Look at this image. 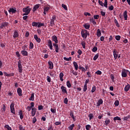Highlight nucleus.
<instances>
[{"label": "nucleus", "instance_id": "5701e85b", "mask_svg": "<svg viewBox=\"0 0 130 130\" xmlns=\"http://www.w3.org/2000/svg\"><path fill=\"white\" fill-rule=\"evenodd\" d=\"M129 89H130V85L129 84H127L126 85H125L124 90L125 92H128Z\"/></svg>", "mask_w": 130, "mask_h": 130}, {"label": "nucleus", "instance_id": "aec40b11", "mask_svg": "<svg viewBox=\"0 0 130 130\" xmlns=\"http://www.w3.org/2000/svg\"><path fill=\"white\" fill-rule=\"evenodd\" d=\"M21 53L23 56H28V52H27V51H26V50H22L21 51Z\"/></svg>", "mask_w": 130, "mask_h": 130}, {"label": "nucleus", "instance_id": "58836bf2", "mask_svg": "<svg viewBox=\"0 0 130 130\" xmlns=\"http://www.w3.org/2000/svg\"><path fill=\"white\" fill-rule=\"evenodd\" d=\"M32 26L33 27H38V22H32Z\"/></svg>", "mask_w": 130, "mask_h": 130}, {"label": "nucleus", "instance_id": "423d86ee", "mask_svg": "<svg viewBox=\"0 0 130 130\" xmlns=\"http://www.w3.org/2000/svg\"><path fill=\"white\" fill-rule=\"evenodd\" d=\"M127 73H128V70L123 69L121 72L122 77L126 78L127 77Z\"/></svg>", "mask_w": 130, "mask_h": 130}, {"label": "nucleus", "instance_id": "6e6d98bb", "mask_svg": "<svg viewBox=\"0 0 130 130\" xmlns=\"http://www.w3.org/2000/svg\"><path fill=\"white\" fill-rule=\"evenodd\" d=\"M50 110L52 113H56V110L55 109L51 108Z\"/></svg>", "mask_w": 130, "mask_h": 130}, {"label": "nucleus", "instance_id": "774afa93", "mask_svg": "<svg viewBox=\"0 0 130 130\" xmlns=\"http://www.w3.org/2000/svg\"><path fill=\"white\" fill-rule=\"evenodd\" d=\"M48 130H53V127L52 126V125H50L48 127Z\"/></svg>", "mask_w": 130, "mask_h": 130}, {"label": "nucleus", "instance_id": "8fccbe9b", "mask_svg": "<svg viewBox=\"0 0 130 130\" xmlns=\"http://www.w3.org/2000/svg\"><path fill=\"white\" fill-rule=\"evenodd\" d=\"M120 38H121L120 36H115V39L117 41H119V40H120Z\"/></svg>", "mask_w": 130, "mask_h": 130}, {"label": "nucleus", "instance_id": "9b49d317", "mask_svg": "<svg viewBox=\"0 0 130 130\" xmlns=\"http://www.w3.org/2000/svg\"><path fill=\"white\" fill-rule=\"evenodd\" d=\"M9 25V22H4L1 23L0 25V29H3V28H4V27H6Z\"/></svg>", "mask_w": 130, "mask_h": 130}, {"label": "nucleus", "instance_id": "a19ab883", "mask_svg": "<svg viewBox=\"0 0 130 130\" xmlns=\"http://www.w3.org/2000/svg\"><path fill=\"white\" fill-rule=\"evenodd\" d=\"M7 107H6V105H5V104L3 105V107L2 108V112H6V109Z\"/></svg>", "mask_w": 130, "mask_h": 130}, {"label": "nucleus", "instance_id": "bb28decb", "mask_svg": "<svg viewBox=\"0 0 130 130\" xmlns=\"http://www.w3.org/2000/svg\"><path fill=\"white\" fill-rule=\"evenodd\" d=\"M83 27H85L86 30H88V29H90V24L85 23L83 25Z\"/></svg>", "mask_w": 130, "mask_h": 130}, {"label": "nucleus", "instance_id": "4be33fe9", "mask_svg": "<svg viewBox=\"0 0 130 130\" xmlns=\"http://www.w3.org/2000/svg\"><path fill=\"white\" fill-rule=\"evenodd\" d=\"M123 16L124 17V20L126 21L127 20V12L126 11H125L123 12Z\"/></svg>", "mask_w": 130, "mask_h": 130}, {"label": "nucleus", "instance_id": "79ce46f5", "mask_svg": "<svg viewBox=\"0 0 130 130\" xmlns=\"http://www.w3.org/2000/svg\"><path fill=\"white\" fill-rule=\"evenodd\" d=\"M108 3V1L107 0H105V2H104V4H103L104 7H105V8H108V4H107Z\"/></svg>", "mask_w": 130, "mask_h": 130}, {"label": "nucleus", "instance_id": "cd10ccee", "mask_svg": "<svg viewBox=\"0 0 130 130\" xmlns=\"http://www.w3.org/2000/svg\"><path fill=\"white\" fill-rule=\"evenodd\" d=\"M109 123H110V119L107 118L105 121L104 124L105 125L107 126Z\"/></svg>", "mask_w": 130, "mask_h": 130}, {"label": "nucleus", "instance_id": "a211bd4d", "mask_svg": "<svg viewBox=\"0 0 130 130\" xmlns=\"http://www.w3.org/2000/svg\"><path fill=\"white\" fill-rule=\"evenodd\" d=\"M50 8L47 7V6H46L44 7V12H43V14L44 15H46V13H47V12H48V11H49L50 10Z\"/></svg>", "mask_w": 130, "mask_h": 130}, {"label": "nucleus", "instance_id": "a18cd8bd", "mask_svg": "<svg viewBox=\"0 0 130 130\" xmlns=\"http://www.w3.org/2000/svg\"><path fill=\"white\" fill-rule=\"evenodd\" d=\"M95 91H96V86L93 85L91 89V93H94Z\"/></svg>", "mask_w": 130, "mask_h": 130}, {"label": "nucleus", "instance_id": "3c124183", "mask_svg": "<svg viewBox=\"0 0 130 130\" xmlns=\"http://www.w3.org/2000/svg\"><path fill=\"white\" fill-rule=\"evenodd\" d=\"M130 118V115H127L126 117L125 116L124 117L123 119V120H127V119H128V118Z\"/></svg>", "mask_w": 130, "mask_h": 130}, {"label": "nucleus", "instance_id": "37998d69", "mask_svg": "<svg viewBox=\"0 0 130 130\" xmlns=\"http://www.w3.org/2000/svg\"><path fill=\"white\" fill-rule=\"evenodd\" d=\"M4 127H5V128H7L8 130H12V127H11L10 126V125H6Z\"/></svg>", "mask_w": 130, "mask_h": 130}, {"label": "nucleus", "instance_id": "338daca9", "mask_svg": "<svg viewBox=\"0 0 130 130\" xmlns=\"http://www.w3.org/2000/svg\"><path fill=\"white\" fill-rule=\"evenodd\" d=\"M94 19H95V20H98V19H99V15H94Z\"/></svg>", "mask_w": 130, "mask_h": 130}, {"label": "nucleus", "instance_id": "bf43d9fd", "mask_svg": "<svg viewBox=\"0 0 130 130\" xmlns=\"http://www.w3.org/2000/svg\"><path fill=\"white\" fill-rule=\"evenodd\" d=\"M108 8H109V11H113V9H114V7L112 5H111V6H109Z\"/></svg>", "mask_w": 130, "mask_h": 130}, {"label": "nucleus", "instance_id": "f3484780", "mask_svg": "<svg viewBox=\"0 0 130 130\" xmlns=\"http://www.w3.org/2000/svg\"><path fill=\"white\" fill-rule=\"evenodd\" d=\"M48 64H49V68L50 69V70H52L53 69V63L52 62V61H49L48 62Z\"/></svg>", "mask_w": 130, "mask_h": 130}, {"label": "nucleus", "instance_id": "c85d7f7f", "mask_svg": "<svg viewBox=\"0 0 130 130\" xmlns=\"http://www.w3.org/2000/svg\"><path fill=\"white\" fill-rule=\"evenodd\" d=\"M29 101H34V92H32L31 94L30 98L29 99Z\"/></svg>", "mask_w": 130, "mask_h": 130}, {"label": "nucleus", "instance_id": "ea45409f", "mask_svg": "<svg viewBox=\"0 0 130 130\" xmlns=\"http://www.w3.org/2000/svg\"><path fill=\"white\" fill-rule=\"evenodd\" d=\"M64 60H66L67 61H70V60H72V57H70L69 58H67L66 57H63Z\"/></svg>", "mask_w": 130, "mask_h": 130}, {"label": "nucleus", "instance_id": "b1692460", "mask_svg": "<svg viewBox=\"0 0 130 130\" xmlns=\"http://www.w3.org/2000/svg\"><path fill=\"white\" fill-rule=\"evenodd\" d=\"M73 66L76 70V71H78V69H79V66L78 65V63L76 61L73 62Z\"/></svg>", "mask_w": 130, "mask_h": 130}, {"label": "nucleus", "instance_id": "6ab92c4d", "mask_svg": "<svg viewBox=\"0 0 130 130\" xmlns=\"http://www.w3.org/2000/svg\"><path fill=\"white\" fill-rule=\"evenodd\" d=\"M36 111H37V109L35 108H32L31 109V115L32 116H34L36 114Z\"/></svg>", "mask_w": 130, "mask_h": 130}, {"label": "nucleus", "instance_id": "a878e982", "mask_svg": "<svg viewBox=\"0 0 130 130\" xmlns=\"http://www.w3.org/2000/svg\"><path fill=\"white\" fill-rule=\"evenodd\" d=\"M70 116L72 118H73L74 121H76V118L75 117V116L74 115V112L73 111H71L70 113Z\"/></svg>", "mask_w": 130, "mask_h": 130}, {"label": "nucleus", "instance_id": "e433bc0d", "mask_svg": "<svg viewBox=\"0 0 130 130\" xmlns=\"http://www.w3.org/2000/svg\"><path fill=\"white\" fill-rule=\"evenodd\" d=\"M67 86L68 88H71V87H72V84H71L70 81H68L67 82Z\"/></svg>", "mask_w": 130, "mask_h": 130}, {"label": "nucleus", "instance_id": "39448f33", "mask_svg": "<svg viewBox=\"0 0 130 130\" xmlns=\"http://www.w3.org/2000/svg\"><path fill=\"white\" fill-rule=\"evenodd\" d=\"M10 111L11 113L16 114V111L15 110V103L12 102L10 105Z\"/></svg>", "mask_w": 130, "mask_h": 130}, {"label": "nucleus", "instance_id": "4468645a", "mask_svg": "<svg viewBox=\"0 0 130 130\" xmlns=\"http://www.w3.org/2000/svg\"><path fill=\"white\" fill-rule=\"evenodd\" d=\"M8 12L10 13H12V14H16V12H17V10L16 9V8H10V10H8Z\"/></svg>", "mask_w": 130, "mask_h": 130}, {"label": "nucleus", "instance_id": "603ef678", "mask_svg": "<svg viewBox=\"0 0 130 130\" xmlns=\"http://www.w3.org/2000/svg\"><path fill=\"white\" fill-rule=\"evenodd\" d=\"M75 127V124H72V125H71L69 127V128L70 130H73V129L74 128V127Z\"/></svg>", "mask_w": 130, "mask_h": 130}, {"label": "nucleus", "instance_id": "f8f14e48", "mask_svg": "<svg viewBox=\"0 0 130 130\" xmlns=\"http://www.w3.org/2000/svg\"><path fill=\"white\" fill-rule=\"evenodd\" d=\"M52 40L55 42V44L58 43V40H57V37L56 36H53L52 37Z\"/></svg>", "mask_w": 130, "mask_h": 130}, {"label": "nucleus", "instance_id": "4c0bfd02", "mask_svg": "<svg viewBox=\"0 0 130 130\" xmlns=\"http://www.w3.org/2000/svg\"><path fill=\"white\" fill-rule=\"evenodd\" d=\"M88 117H89V120H91V119H93V118H94V115L92 113H90L88 115Z\"/></svg>", "mask_w": 130, "mask_h": 130}, {"label": "nucleus", "instance_id": "09e8293b", "mask_svg": "<svg viewBox=\"0 0 130 130\" xmlns=\"http://www.w3.org/2000/svg\"><path fill=\"white\" fill-rule=\"evenodd\" d=\"M62 8H64V10L68 11V7L64 4H62Z\"/></svg>", "mask_w": 130, "mask_h": 130}, {"label": "nucleus", "instance_id": "ddd939ff", "mask_svg": "<svg viewBox=\"0 0 130 130\" xmlns=\"http://www.w3.org/2000/svg\"><path fill=\"white\" fill-rule=\"evenodd\" d=\"M60 89H61L62 93H63L64 94H68V91L67 90V87H66L63 86H61L60 87Z\"/></svg>", "mask_w": 130, "mask_h": 130}, {"label": "nucleus", "instance_id": "052dcab7", "mask_svg": "<svg viewBox=\"0 0 130 130\" xmlns=\"http://www.w3.org/2000/svg\"><path fill=\"white\" fill-rule=\"evenodd\" d=\"M63 102L65 104H68V103L69 102V100H68V98H65L64 99Z\"/></svg>", "mask_w": 130, "mask_h": 130}, {"label": "nucleus", "instance_id": "f03ea898", "mask_svg": "<svg viewBox=\"0 0 130 130\" xmlns=\"http://www.w3.org/2000/svg\"><path fill=\"white\" fill-rule=\"evenodd\" d=\"M31 10H32V9L30 8L29 6H27L25 8H23L22 11L24 13L23 14L22 16H27L29 15V14H30V12H31Z\"/></svg>", "mask_w": 130, "mask_h": 130}, {"label": "nucleus", "instance_id": "13d9d810", "mask_svg": "<svg viewBox=\"0 0 130 130\" xmlns=\"http://www.w3.org/2000/svg\"><path fill=\"white\" fill-rule=\"evenodd\" d=\"M95 74H96V75H101L102 74V72H101V71L98 70V71L95 72Z\"/></svg>", "mask_w": 130, "mask_h": 130}, {"label": "nucleus", "instance_id": "5fc2aeb1", "mask_svg": "<svg viewBox=\"0 0 130 130\" xmlns=\"http://www.w3.org/2000/svg\"><path fill=\"white\" fill-rule=\"evenodd\" d=\"M19 130H25V127L23 126L22 125H19Z\"/></svg>", "mask_w": 130, "mask_h": 130}, {"label": "nucleus", "instance_id": "9d476101", "mask_svg": "<svg viewBox=\"0 0 130 130\" xmlns=\"http://www.w3.org/2000/svg\"><path fill=\"white\" fill-rule=\"evenodd\" d=\"M53 46L55 48V52L58 53L59 51V47H58V44H53Z\"/></svg>", "mask_w": 130, "mask_h": 130}, {"label": "nucleus", "instance_id": "f704fd0d", "mask_svg": "<svg viewBox=\"0 0 130 130\" xmlns=\"http://www.w3.org/2000/svg\"><path fill=\"white\" fill-rule=\"evenodd\" d=\"M113 120H114V121H115L116 120L120 121V120H121V119L119 117L116 116V117H115L113 118Z\"/></svg>", "mask_w": 130, "mask_h": 130}, {"label": "nucleus", "instance_id": "c756f323", "mask_svg": "<svg viewBox=\"0 0 130 130\" xmlns=\"http://www.w3.org/2000/svg\"><path fill=\"white\" fill-rule=\"evenodd\" d=\"M33 48H34V44H33V43H32V42H30L29 49H33Z\"/></svg>", "mask_w": 130, "mask_h": 130}, {"label": "nucleus", "instance_id": "680f3d73", "mask_svg": "<svg viewBox=\"0 0 130 130\" xmlns=\"http://www.w3.org/2000/svg\"><path fill=\"white\" fill-rule=\"evenodd\" d=\"M110 77H111V79L112 82H114V76L113 75L111 74L110 75Z\"/></svg>", "mask_w": 130, "mask_h": 130}, {"label": "nucleus", "instance_id": "72a5a7b5", "mask_svg": "<svg viewBox=\"0 0 130 130\" xmlns=\"http://www.w3.org/2000/svg\"><path fill=\"white\" fill-rule=\"evenodd\" d=\"M85 128L86 130H90L92 128V126L90 124H87L85 126Z\"/></svg>", "mask_w": 130, "mask_h": 130}, {"label": "nucleus", "instance_id": "2eb2a0df", "mask_svg": "<svg viewBox=\"0 0 130 130\" xmlns=\"http://www.w3.org/2000/svg\"><path fill=\"white\" fill-rule=\"evenodd\" d=\"M34 38L38 43H40V42H41V39H40V38H38V36H37V35H34Z\"/></svg>", "mask_w": 130, "mask_h": 130}, {"label": "nucleus", "instance_id": "c03bdc74", "mask_svg": "<svg viewBox=\"0 0 130 130\" xmlns=\"http://www.w3.org/2000/svg\"><path fill=\"white\" fill-rule=\"evenodd\" d=\"M97 50H98V48L97 47H94L92 49V52H96Z\"/></svg>", "mask_w": 130, "mask_h": 130}, {"label": "nucleus", "instance_id": "473e14b6", "mask_svg": "<svg viewBox=\"0 0 130 130\" xmlns=\"http://www.w3.org/2000/svg\"><path fill=\"white\" fill-rule=\"evenodd\" d=\"M114 23L116 24V26H117V27L118 28H119V27H120V25H119V23H118V21H117V20L115 19L114 20Z\"/></svg>", "mask_w": 130, "mask_h": 130}, {"label": "nucleus", "instance_id": "4d7b16f0", "mask_svg": "<svg viewBox=\"0 0 130 130\" xmlns=\"http://www.w3.org/2000/svg\"><path fill=\"white\" fill-rule=\"evenodd\" d=\"M36 121H37V119L36 117H34L32 119V123H36Z\"/></svg>", "mask_w": 130, "mask_h": 130}, {"label": "nucleus", "instance_id": "dca6fc26", "mask_svg": "<svg viewBox=\"0 0 130 130\" xmlns=\"http://www.w3.org/2000/svg\"><path fill=\"white\" fill-rule=\"evenodd\" d=\"M18 37H19V32H18V31L15 30L14 32L13 38L14 39H16V38H18Z\"/></svg>", "mask_w": 130, "mask_h": 130}, {"label": "nucleus", "instance_id": "6e6552de", "mask_svg": "<svg viewBox=\"0 0 130 130\" xmlns=\"http://www.w3.org/2000/svg\"><path fill=\"white\" fill-rule=\"evenodd\" d=\"M41 6V4H37V5H35L32 9L33 13H35V12H36V11H37V10H38L39 9V8H40Z\"/></svg>", "mask_w": 130, "mask_h": 130}, {"label": "nucleus", "instance_id": "0eeeda50", "mask_svg": "<svg viewBox=\"0 0 130 130\" xmlns=\"http://www.w3.org/2000/svg\"><path fill=\"white\" fill-rule=\"evenodd\" d=\"M113 53L114 59H117V57H118V51H117V50L116 49H114Z\"/></svg>", "mask_w": 130, "mask_h": 130}, {"label": "nucleus", "instance_id": "c9c22d12", "mask_svg": "<svg viewBox=\"0 0 130 130\" xmlns=\"http://www.w3.org/2000/svg\"><path fill=\"white\" fill-rule=\"evenodd\" d=\"M43 26H44V23L38 22V28H41V27H42Z\"/></svg>", "mask_w": 130, "mask_h": 130}, {"label": "nucleus", "instance_id": "2f4dec72", "mask_svg": "<svg viewBox=\"0 0 130 130\" xmlns=\"http://www.w3.org/2000/svg\"><path fill=\"white\" fill-rule=\"evenodd\" d=\"M81 43V45H82L83 48H84V49H85L86 48V42H85V41H83Z\"/></svg>", "mask_w": 130, "mask_h": 130}, {"label": "nucleus", "instance_id": "412c9836", "mask_svg": "<svg viewBox=\"0 0 130 130\" xmlns=\"http://www.w3.org/2000/svg\"><path fill=\"white\" fill-rule=\"evenodd\" d=\"M101 104H103V100L102 99H100L96 103V106L99 107Z\"/></svg>", "mask_w": 130, "mask_h": 130}, {"label": "nucleus", "instance_id": "1a4fd4ad", "mask_svg": "<svg viewBox=\"0 0 130 130\" xmlns=\"http://www.w3.org/2000/svg\"><path fill=\"white\" fill-rule=\"evenodd\" d=\"M47 42H48V46H49L51 50H52V49H53V46H52V42L51 41V40H48L47 41Z\"/></svg>", "mask_w": 130, "mask_h": 130}, {"label": "nucleus", "instance_id": "de8ad7c7", "mask_svg": "<svg viewBox=\"0 0 130 130\" xmlns=\"http://www.w3.org/2000/svg\"><path fill=\"white\" fill-rule=\"evenodd\" d=\"M99 57V54H96L94 57H93V60H97V58Z\"/></svg>", "mask_w": 130, "mask_h": 130}, {"label": "nucleus", "instance_id": "20e7f679", "mask_svg": "<svg viewBox=\"0 0 130 130\" xmlns=\"http://www.w3.org/2000/svg\"><path fill=\"white\" fill-rule=\"evenodd\" d=\"M18 68L19 74H22V73H23V66H22V61H21V60L18 61Z\"/></svg>", "mask_w": 130, "mask_h": 130}, {"label": "nucleus", "instance_id": "393cba45", "mask_svg": "<svg viewBox=\"0 0 130 130\" xmlns=\"http://www.w3.org/2000/svg\"><path fill=\"white\" fill-rule=\"evenodd\" d=\"M17 93L19 96H22L23 94H22V89H21V88H18L17 89Z\"/></svg>", "mask_w": 130, "mask_h": 130}, {"label": "nucleus", "instance_id": "0e129e2a", "mask_svg": "<svg viewBox=\"0 0 130 130\" xmlns=\"http://www.w3.org/2000/svg\"><path fill=\"white\" fill-rule=\"evenodd\" d=\"M84 16H91V14L89 12H84Z\"/></svg>", "mask_w": 130, "mask_h": 130}, {"label": "nucleus", "instance_id": "69168bd1", "mask_svg": "<svg viewBox=\"0 0 130 130\" xmlns=\"http://www.w3.org/2000/svg\"><path fill=\"white\" fill-rule=\"evenodd\" d=\"M38 109H39V110H42V109H43V106H42V105L39 106Z\"/></svg>", "mask_w": 130, "mask_h": 130}, {"label": "nucleus", "instance_id": "7c9ffc66", "mask_svg": "<svg viewBox=\"0 0 130 130\" xmlns=\"http://www.w3.org/2000/svg\"><path fill=\"white\" fill-rule=\"evenodd\" d=\"M102 34H101V31H100V29H98L97 30V34H96V36L98 37H100V36H101Z\"/></svg>", "mask_w": 130, "mask_h": 130}, {"label": "nucleus", "instance_id": "e2e57ef3", "mask_svg": "<svg viewBox=\"0 0 130 130\" xmlns=\"http://www.w3.org/2000/svg\"><path fill=\"white\" fill-rule=\"evenodd\" d=\"M87 85H84V87H83V92H86V91H87Z\"/></svg>", "mask_w": 130, "mask_h": 130}, {"label": "nucleus", "instance_id": "7ed1b4c3", "mask_svg": "<svg viewBox=\"0 0 130 130\" xmlns=\"http://www.w3.org/2000/svg\"><path fill=\"white\" fill-rule=\"evenodd\" d=\"M55 21H56V16H55V15H53L50 22V26H51V27H53L55 25V23H54Z\"/></svg>", "mask_w": 130, "mask_h": 130}, {"label": "nucleus", "instance_id": "f257e3e1", "mask_svg": "<svg viewBox=\"0 0 130 130\" xmlns=\"http://www.w3.org/2000/svg\"><path fill=\"white\" fill-rule=\"evenodd\" d=\"M81 34L82 38L86 39L88 36H90V32L87 29H82Z\"/></svg>", "mask_w": 130, "mask_h": 130}, {"label": "nucleus", "instance_id": "49530a36", "mask_svg": "<svg viewBox=\"0 0 130 130\" xmlns=\"http://www.w3.org/2000/svg\"><path fill=\"white\" fill-rule=\"evenodd\" d=\"M114 105H115L116 107L118 106V105H119V101H118V100L115 101V103H114Z\"/></svg>", "mask_w": 130, "mask_h": 130}, {"label": "nucleus", "instance_id": "864d4df0", "mask_svg": "<svg viewBox=\"0 0 130 130\" xmlns=\"http://www.w3.org/2000/svg\"><path fill=\"white\" fill-rule=\"evenodd\" d=\"M47 81L48 82V83H50L51 82V78H50L49 76H47Z\"/></svg>", "mask_w": 130, "mask_h": 130}]
</instances>
